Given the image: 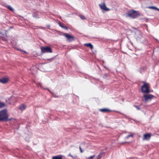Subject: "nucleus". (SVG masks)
Returning <instances> with one entry per match:
<instances>
[{
    "label": "nucleus",
    "mask_w": 159,
    "mask_h": 159,
    "mask_svg": "<svg viewBox=\"0 0 159 159\" xmlns=\"http://www.w3.org/2000/svg\"><path fill=\"white\" fill-rule=\"evenodd\" d=\"M9 115L8 114L6 109H4L0 111V121H7L8 119Z\"/></svg>",
    "instance_id": "1"
},
{
    "label": "nucleus",
    "mask_w": 159,
    "mask_h": 159,
    "mask_svg": "<svg viewBox=\"0 0 159 159\" xmlns=\"http://www.w3.org/2000/svg\"><path fill=\"white\" fill-rule=\"evenodd\" d=\"M126 16L131 18L135 19L140 14L138 12L133 10H129L126 14Z\"/></svg>",
    "instance_id": "2"
},
{
    "label": "nucleus",
    "mask_w": 159,
    "mask_h": 159,
    "mask_svg": "<svg viewBox=\"0 0 159 159\" xmlns=\"http://www.w3.org/2000/svg\"><path fill=\"white\" fill-rule=\"evenodd\" d=\"M143 84L141 87V91L144 93H148L150 92L149 84L144 81L142 82Z\"/></svg>",
    "instance_id": "3"
},
{
    "label": "nucleus",
    "mask_w": 159,
    "mask_h": 159,
    "mask_svg": "<svg viewBox=\"0 0 159 159\" xmlns=\"http://www.w3.org/2000/svg\"><path fill=\"white\" fill-rule=\"evenodd\" d=\"M143 97L144 98V101L146 103L151 101L155 97L152 94H144Z\"/></svg>",
    "instance_id": "4"
},
{
    "label": "nucleus",
    "mask_w": 159,
    "mask_h": 159,
    "mask_svg": "<svg viewBox=\"0 0 159 159\" xmlns=\"http://www.w3.org/2000/svg\"><path fill=\"white\" fill-rule=\"evenodd\" d=\"M41 52L43 53H52V49L49 46L46 47H42L41 48Z\"/></svg>",
    "instance_id": "5"
},
{
    "label": "nucleus",
    "mask_w": 159,
    "mask_h": 159,
    "mask_svg": "<svg viewBox=\"0 0 159 159\" xmlns=\"http://www.w3.org/2000/svg\"><path fill=\"white\" fill-rule=\"evenodd\" d=\"M63 35L66 37L68 42H71L73 41L74 39V36L70 35L68 34L64 33Z\"/></svg>",
    "instance_id": "6"
},
{
    "label": "nucleus",
    "mask_w": 159,
    "mask_h": 159,
    "mask_svg": "<svg viewBox=\"0 0 159 159\" xmlns=\"http://www.w3.org/2000/svg\"><path fill=\"white\" fill-rule=\"evenodd\" d=\"M151 134L150 133H147L143 135V140H148L151 138Z\"/></svg>",
    "instance_id": "7"
},
{
    "label": "nucleus",
    "mask_w": 159,
    "mask_h": 159,
    "mask_svg": "<svg viewBox=\"0 0 159 159\" xmlns=\"http://www.w3.org/2000/svg\"><path fill=\"white\" fill-rule=\"evenodd\" d=\"M9 81V79L7 77H4L0 79V83L3 84L8 83Z\"/></svg>",
    "instance_id": "8"
},
{
    "label": "nucleus",
    "mask_w": 159,
    "mask_h": 159,
    "mask_svg": "<svg viewBox=\"0 0 159 159\" xmlns=\"http://www.w3.org/2000/svg\"><path fill=\"white\" fill-rule=\"evenodd\" d=\"M101 8L104 10L108 11L110 10V9L107 7L105 3H104L99 5Z\"/></svg>",
    "instance_id": "9"
},
{
    "label": "nucleus",
    "mask_w": 159,
    "mask_h": 159,
    "mask_svg": "<svg viewBox=\"0 0 159 159\" xmlns=\"http://www.w3.org/2000/svg\"><path fill=\"white\" fill-rule=\"evenodd\" d=\"M100 111L103 112H108L112 111L111 110L107 108L101 109H100Z\"/></svg>",
    "instance_id": "10"
},
{
    "label": "nucleus",
    "mask_w": 159,
    "mask_h": 159,
    "mask_svg": "<svg viewBox=\"0 0 159 159\" xmlns=\"http://www.w3.org/2000/svg\"><path fill=\"white\" fill-rule=\"evenodd\" d=\"M63 156L61 155H58L56 156H54L52 159H62Z\"/></svg>",
    "instance_id": "11"
},
{
    "label": "nucleus",
    "mask_w": 159,
    "mask_h": 159,
    "mask_svg": "<svg viewBox=\"0 0 159 159\" xmlns=\"http://www.w3.org/2000/svg\"><path fill=\"white\" fill-rule=\"evenodd\" d=\"M84 45L87 47H89L91 49L93 48V46L91 43H85Z\"/></svg>",
    "instance_id": "12"
},
{
    "label": "nucleus",
    "mask_w": 159,
    "mask_h": 159,
    "mask_svg": "<svg viewBox=\"0 0 159 159\" xmlns=\"http://www.w3.org/2000/svg\"><path fill=\"white\" fill-rule=\"evenodd\" d=\"M26 106L24 104H22L19 107V109L21 111L24 110L26 108Z\"/></svg>",
    "instance_id": "13"
},
{
    "label": "nucleus",
    "mask_w": 159,
    "mask_h": 159,
    "mask_svg": "<svg viewBox=\"0 0 159 159\" xmlns=\"http://www.w3.org/2000/svg\"><path fill=\"white\" fill-rule=\"evenodd\" d=\"M58 24L60 26L65 30H68V27L67 26H64L61 23H59Z\"/></svg>",
    "instance_id": "14"
},
{
    "label": "nucleus",
    "mask_w": 159,
    "mask_h": 159,
    "mask_svg": "<svg viewBox=\"0 0 159 159\" xmlns=\"http://www.w3.org/2000/svg\"><path fill=\"white\" fill-rule=\"evenodd\" d=\"M6 7L11 11L13 12L14 11L13 8L10 5H7L6 6Z\"/></svg>",
    "instance_id": "15"
},
{
    "label": "nucleus",
    "mask_w": 159,
    "mask_h": 159,
    "mask_svg": "<svg viewBox=\"0 0 159 159\" xmlns=\"http://www.w3.org/2000/svg\"><path fill=\"white\" fill-rule=\"evenodd\" d=\"M5 104L3 102L0 101V109L5 107Z\"/></svg>",
    "instance_id": "16"
},
{
    "label": "nucleus",
    "mask_w": 159,
    "mask_h": 159,
    "mask_svg": "<svg viewBox=\"0 0 159 159\" xmlns=\"http://www.w3.org/2000/svg\"><path fill=\"white\" fill-rule=\"evenodd\" d=\"M148 8L149 9H154L157 10L158 11H159V9L155 7H152V6H150V7H149Z\"/></svg>",
    "instance_id": "17"
},
{
    "label": "nucleus",
    "mask_w": 159,
    "mask_h": 159,
    "mask_svg": "<svg viewBox=\"0 0 159 159\" xmlns=\"http://www.w3.org/2000/svg\"><path fill=\"white\" fill-rule=\"evenodd\" d=\"M80 18L82 19V20H85V17L83 15H80Z\"/></svg>",
    "instance_id": "18"
},
{
    "label": "nucleus",
    "mask_w": 159,
    "mask_h": 159,
    "mask_svg": "<svg viewBox=\"0 0 159 159\" xmlns=\"http://www.w3.org/2000/svg\"><path fill=\"white\" fill-rule=\"evenodd\" d=\"M134 106L138 110H140V108L138 106L136 105H134Z\"/></svg>",
    "instance_id": "19"
},
{
    "label": "nucleus",
    "mask_w": 159,
    "mask_h": 159,
    "mask_svg": "<svg viewBox=\"0 0 159 159\" xmlns=\"http://www.w3.org/2000/svg\"><path fill=\"white\" fill-rule=\"evenodd\" d=\"M95 157V155L89 157L87 159H93Z\"/></svg>",
    "instance_id": "20"
},
{
    "label": "nucleus",
    "mask_w": 159,
    "mask_h": 159,
    "mask_svg": "<svg viewBox=\"0 0 159 159\" xmlns=\"http://www.w3.org/2000/svg\"><path fill=\"white\" fill-rule=\"evenodd\" d=\"M79 148H80V152H81V153H82L83 152V150H82V148L80 146L79 147Z\"/></svg>",
    "instance_id": "21"
},
{
    "label": "nucleus",
    "mask_w": 159,
    "mask_h": 159,
    "mask_svg": "<svg viewBox=\"0 0 159 159\" xmlns=\"http://www.w3.org/2000/svg\"><path fill=\"white\" fill-rule=\"evenodd\" d=\"M101 158V154H99L97 157V159H100Z\"/></svg>",
    "instance_id": "22"
},
{
    "label": "nucleus",
    "mask_w": 159,
    "mask_h": 159,
    "mask_svg": "<svg viewBox=\"0 0 159 159\" xmlns=\"http://www.w3.org/2000/svg\"><path fill=\"white\" fill-rule=\"evenodd\" d=\"M133 137V135L132 134L129 135L127 136L128 138H129V137Z\"/></svg>",
    "instance_id": "23"
},
{
    "label": "nucleus",
    "mask_w": 159,
    "mask_h": 159,
    "mask_svg": "<svg viewBox=\"0 0 159 159\" xmlns=\"http://www.w3.org/2000/svg\"><path fill=\"white\" fill-rule=\"evenodd\" d=\"M69 157H70L72 158H74L71 155L70 153L68 156Z\"/></svg>",
    "instance_id": "24"
},
{
    "label": "nucleus",
    "mask_w": 159,
    "mask_h": 159,
    "mask_svg": "<svg viewBox=\"0 0 159 159\" xmlns=\"http://www.w3.org/2000/svg\"><path fill=\"white\" fill-rule=\"evenodd\" d=\"M33 16L34 17H37V16H36V13H34L33 15Z\"/></svg>",
    "instance_id": "25"
},
{
    "label": "nucleus",
    "mask_w": 159,
    "mask_h": 159,
    "mask_svg": "<svg viewBox=\"0 0 159 159\" xmlns=\"http://www.w3.org/2000/svg\"><path fill=\"white\" fill-rule=\"evenodd\" d=\"M39 86H40V87H42V84L40 83H39Z\"/></svg>",
    "instance_id": "26"
},
{
    "label": "nucleus",
    "mask_w": 159,
    "mask_h": 159,
    "mask_svg": "<svg viewBox=\"0 0 159 159\" xmlns=\"http://www.w3.org/2000/svg\"><path fill=\"white\" fill-rule=\"evenodd\" d=\"M81 145H85V144L84 143H82L81 144Z\"/></svg>",
    "instance_id": "27"
},
{
    "label": "nucleus",
    "mask_w": 159,
    "mask_h": 159,
    "mask_svg": "<svg viewBox=\"0 0 159 159\" xmlns=\"http://www.w3.org/2000/svg\"><path fill=\"white\" fill-rule=\"evenodd\" d=\"M115 112H118V111H114Z\"/></svg>",
    "instance_id": "28"
}]
</instances>
